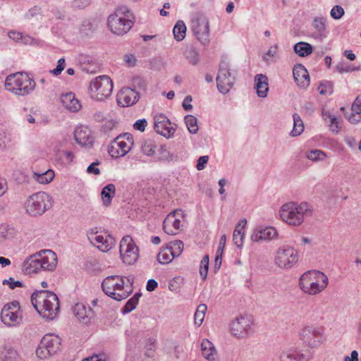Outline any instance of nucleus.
Here are the masks:
<instances>
[{"instance_id":"nucleus-23","label":"nucleus","mask_w":361,"mask_h":361,"mask_svg":"<svg viewBox=\"0 0 361 361\" xmlns=\"http://www.w3.org/2000/svg\"><path fill=\"white\" fill-rule=\"evenodd\" d=\"M327 284L328 278L323 274V276H318V279L311 282L307 288H305L302 291L310 295H315L323 290Z\"/></svg>"},{"instance_id":"nucleus-21","label":"nucleus","mask_w":361,"mask_h":361,"mask_svg":"<svg viewBox=\"0 0 361 361\" xmlns=\"http://www.w3.org/2000/svg\"><path fill=\"white\" fill-rule=\"evenodd\" d=\"M61 102L64 108L71 112H77L81 109L80 101L75 98L73 92L62 94Z\"/></svg>"},{"instance_id":"nucleus-16","label":"nucleus","mask_w":361,"mask_h":361,"mask_svg":"<svg viewBox=\"0 0 361 361\" xmlns=\"http://www.w3.org/2000/svg\"><path fill=\"white\" fill-rule=\"evenodd\" d=\"M40 252L39 262L42 269L53 271L57 265V257L55 252L49 250H42Z\"/></svg>"},{"instance_id":"nucleus-49","label":"nucleus","mask_w":361,"mask_h":361,"mask_svg":"<svg viewBox=\"0 0 361 361\" xmlns=\"http://www.w3.org/2000/svg\"><path fill=\"white\" fill-rule=\"evenodd\" d=\"M209 255H206L203 257L201 260L200 267V274L201 275L203 280H205L207 276L209 269Z\"/></svg>"},{"instance_id":"nucleus-38","label":"nucleus","mask_w":361,"mask_h":361,"mask_svg":"<svg viewBox=\"0 0 361 361\" xmlns=\"http://www.w3.org/2000/svg\"><path fill=\"white\" fill-rule=\"evenodd\" d=\"M293 128L290 135L292 137L300 135L304 130V124L300 116L298 114L293 115Z\"/></svg>"},{"instance_id":"nucleus-5","label":"nucleus","mask_w":361,"mask_h":361,"mask_svg":"<svg viewBox=\"0 0 361 361\" xmlns=\"http://www.w3.org/2000/svg\"><path fill=\"white\" fill-rule=\"evenodd\" d=\"M52 207V198L45 192H38L30 195L25 203L27 214L30 216H42Z\"/></svg>"},{"instance_id":"nucleus-11","label":"nucleus","mask_w":361,"mask_h":361,"mask_svg":"<svg viewBox=\"0 0 361 361\" xmlns=\"http://www.w3.org/2000/svg\"><path fill=\"white\" fill-rule=\"evenodd\" d=\"M138 247L130 235H126L121 239L120 242V254L125 264H134L138 259Z\"/></svg>"},{"instance_id":"nucleus-6","label":"nucleus","mask_w":361,"mask_h":361,"mask_svg":"<svg viewBox=\"0 0 361 361\" xmlns=\"http://www.w3.org/2000/svg\"><path fill=\"white\" fill-rule=\"evenodd\" d=\"M216 80L219 91L222 94H226L235 82L236 71L231 70L225 60H221Z\"/></svg>"},{"instance_id":"nucleus-14","label":"nucleus","mask_w":361,"mask_h":361,"mask_svg":"<svg viewBox=\"0 0 361 361\" xmlns=\"http://www.w3.org/2000/svg\"><path fill=\"white\" fill-rule=\"evenodd\" d=\"M251 329L250 320L247 317L240 316L231 324V331L237 337H244Z\"/></svg>"},{"instance_id":"nucleus-42","label":"nucleus","mask_w":361,"mask_h":361,"mask_svg":"<svg viewBox=\"0 0 361 361\" xmlns=\"http://www.w3.org/2000/svg\"><path fill=\"white\" fill-rule=\"evenodd\" d=\"M207 310V307L205 304H200L197 307L194 315V320L195 324L198 326L202 324Z\"/></svg>"},{"instance_id":"nucleus-20","label":"nucleus","mask_w":361,"mask_h":361,"mask_svg":"<svg viewBox=\"0 0 361 361\" xmlns=\"http://www.w3.org/2000/svg\"><path fill=\"white\" fill-rule=\"evenodd\" d=\"M40 252L30 256L23 264V271L25 274L37 273L42 270V264L39 262Z\"/></svg>"},{"instance_id":"nucleus-7","label":"nucleus","mask_w":361,"mask_h":361,"mask_svg":"<svg viewBox=\"0 0 361 361\" xmlns=\"http://www.w3.org/2000/svg\"><path fill=\"white\" fill-rule=\"evenodd\" d=\"M89 90L92 98L102 101L111 94L113 82L109 76L100 75L90 82Z\"/></svg>"},{"instance_id":"nucleus-24","label":"nucleus","mask_w":361,"mask_h":361,"mask_svg":"<svg viewBox=\"0 0 361 361\" xmlns=\"http://www.w3.org/2000/svg\"><path fill=\"white\" fill-rule=\"evenodd\" d=\"M277 235V231L274 227H267L264 229L254 232L251 235L252 241L272 240Z\"/></svg>"},{"instance_id":"nucleus-54","label":"nucleus","mask_w":361,"mask_h":361,"mask_svg":"<svg viewBox=\"0 0 361 361\" xmlns=\"http://www.w3.org/2000/svg\"><path fill=\"white\" fill-rule=\"evenodd\" d=\"M344 13V9L338 5L334 6L330 12L331 16L335 20L341 19Z\"/></svg>"},{"instance_id":"nucleus-41","label":"nucleus","mask_w":361,"mask_h":361,"mask_svg":"<svg viewBox=\"0 0 361 361\" xmlns=\"http://www.w3.org/2000/svg\"><path fill=\"white\" fill-rule=\"evenodd\" d=\"M1 361H18L17 352L12 348H4L0 353Z\"/></svg>"},{"instance_id":"nucleus-13","label":"nucleus","mask_w":361,"mask_h":361,"mask_svg":"<svg viewBox=\"0 0 361 361\" xmlns=\"http://www.w3.org/2000/svg\"><path fill=\"white\" fill-rule=\"evenodd\" d=\"M322 335L320 331L314 326H306L300 333V339L307 345L314 348L322 343Z\"/></svg>"},{"instance_id":"nucleus-55","label":"nucleus","mask_w":361,"mask_h":361,"mask_svg":"<svg viewBox=\"0 0 361 361\" xmlns=\"http://www.w3.org/2000/svg\"><path fill=\"white\" fill-rule=\"evenodd\" d=\"M336 70L339 73H349L355 71V68L352 67L350 65L344 63H339L336 66Z\"/></svg>"},{"instance_id":"nucleus-62","label":"nucleus","mask_w":361,"mask_h":361,"mask_svg":"<svg viewBox=\"0 0 361 361\" xmlns=\"http://www.w3.org/2000/svg\"><path fill=\"white\" fill-rule=\"evenodd\" d=\"M221 260H222V250L220 252V247L218 248L216 251V255L215 257V262L214 265V271H218L221 265Z\"/></svg>"},{"instance_id":"nucleus-17","label":"nucleus","mask_w":361,"mask_h":361,"mask_svg":"<svg viewBox=\"0 0 361 361\" xmlns=\"http://www.w3.org/2000/svg\"><path fill=\"white\" fill-rule=\"evenodd\" d=\"M132 146L133 145L123 140L117 141L116 137L109 148V153L112 157H123L130 150Z\"/></svg>"},{"instance_id":"nucleus-45","label":"nucleus","mask_w":361,"mask_h":361,"mask_svg":"<svg viewBox=\"0 0 361 361\" xmlns=\"http://www.w3.org/2000/svg\"><path fill=\"white\" fill-rule=\"evenodd\" d=\"M186 59L192 65H196L200 61L199 54L197 51L193 47L187 48L185 51Z\"/></svg>"},{"instance_id":"nucleus-12","label":"nucleus","mask_w":361,"mask_h":361,"mask_svg":"<svg viewBox=\"0 0 361 361\" xmlns=\"http://www.w3.org/2000/svg\"><path fill=\"white\" fill-rule=\"evenodd\" d=\"M154 130L166 138L172 137L176 128L172 126L170 120L163 114L155 116L154 118Z\"/></svg>"},{"instance_id":"nucleus-50","label":"nucleus","mask_w":361,"mask_h":361,"mask_svg":"<svg viewBox=\"0 0 361 361\" xmlns=\"http://www.w3.org/2000/svg\"><path fill=\"white\" fill-rule=\"evenodd\" d=\"M326 18L316 17L314 18L312 25L320 34H322L326 30Z\"/></svg>"},{"instance_id":"nucleus-57","label":"nucleus","mask_w":361,"mask_h":361,"mask_svg":"<svg viewBox=\"0 0 361 361\" xmlns=\"http://www.w3.org/2000/svg\"><path fill=\"white\" fill-rule=\"evenodd\" d=\"M100 164L99 161L92 163L87 168V173L89 174L99 175L101 173L100 169L97 167Z\"/></svg>"},{"instance_id":"nucleus-15","label":"nucleus","mask_w":361,"mask_h":361,"mask_svg":"<svg viewBox=\"0 0 361 361\" xmlns=\"http://www.w3.org/2000/svg\"><path fill=\"white\" fill-rule=\"evenodd\" d=\"M74 137L78 144L82 146L91 147L94 143V137L91 135L88 128L85 126L77 127L74 132Z\"/></svg>"},{"instance_id":"nucleus-34","label":"nucleus","mask_w":361,"mask_h":361,"mask_svg":"<svg viewBox=\"0 0 361 361\" xmlns=\"http://www.w3.org/2000/svg\"><path fill=\"white\" fill-rule=\"evenodd\" d=\"M176 215H182L181 210H176L173 213H171L164 219V223L166 226H173V229L178 233L180 228V220L176 218Z\"/></svg>"},{"instance_id":"nucleus-35","label":"nucleus","mask_w":361,"mask_h":361,"mask_svg":"<svg viewBox=\"0 0 361 361\" xmlns=\"http://www.w3.org/2000/svg\"><path fill=\"white\" fill-rule=\"evenodd\" d=\"M293 50L299 56L305 57L312 54V47L307 42H300L294 45Z\"/></svg>"},{"instance_id":"nucleus-63","label":"nucleus","mask_w":361,"mask_h":361,"mask_svg":"<svg viewBox=\"0 0 361 361\" xmlns=\"http://www.w3.org/2000/svg\"><path fill=\"white\" fill-rule=\"evenodd\" d=\"M326 85L329 86V93L331 94L333 92L332 85L330 82L325 81L322 82L318 87V90L320 94H325L328 92V90L326 88Z\"/></svg>"},{"instance_id":"nucleus-26","label":"nucleus","mask_w":361,"mask_h":361,"mask_svg":"<svg viewBox=\"0 0 361 361\" xmlns=\"http://www.w3.org/2000/svg\"><path fill=\"white\" fill-rule=\"evenodd\" d=\"M112 284L109 283V281H103L102 283V288L104 293L109 296L110 298L117 300L121 301L128 298V293L126 291H123L122 293L117 292L113 288Z\"/></svg>"},{"instance_id":"nucleus-33","label":"nucleus","mask_w":361,"mask_h":361,"mask_svg":"<svg viewBox=\"0 0 361 361\" xmlns=\"http://www.w3.org/2000/svg\"><path fill=\"white\" fill-rule=\"evenodd\" d=\"M74 312L75 316L79 319H85L87 318L91 317L93 314L92 310L90 307H87L83 303H77L74 307Z\"/></svg>"},{"instance_id":"nucleus-4","label":"nucleus","mask_w":361,"mask_h":361,"mask_svg":"<svg viewBox=\"0 0 361 361\" xmlns=\"http://www.w3.org/2000/svg\"><path fill=\"white\" fill-rule=\"evenodd\" d=\"M129 17V10L126 6L118 8L108 17V27L114 35L123 36L129 32L134 24Z\"/></svg>"},{"instance_id":"nucleus-28","label":"nucleus","mask_w":361,"mask_h":361,"mask_svg":"<svg viewBox=\"0 0 361 361\" xmlns=\"http://www.w3.org/2000/svg\"><path fill=\"white\" fill-rule=\"evenodd\" d=\"M318 276H323V273L319 271L312 270L304 273L300 279L299 286L300 288L303 290L305 288H307L308 285L318 279Z\"/></svg>"},{"instance_id":"nucleus-36","label":"nucleus","mask_w":361,"mask_h":361,"mask_svg":"<svg viewBox=\"0 0 361 361\" xmlns=\"http://www.w3.org/2000/svg\"><path fill=\"white\" fill-rule=\"evenodd\" d=\"M8 35L10 39L16 42L21 41L25 44H32L36 43V40L34 38L28 35H24L22 32L10 31Z\"/></svg>"},{"instance_id":"nucleus-9","label":"nucleus","mask_w":361,"mask_h":361,"mask_svg":"<svg viewBox=\"0 0 361 361\" xmlns=\"http://www.w3.org/2000/svg\"><path fill=\"white\" fill-rule=\"evenodd\" d=\"M20 303L14 300L4 306L1 312V319L8 326H13L20 324L22 321Z\"/></svg>"},{"instance_id":"nucleus-48","label":"nucleus","mask_w":361,"mask_h":361,"mask_svg":"<svg viewBox=\"0 0 361 361\" xmlns=\"http://www.w3.org/2000/svg\"><path fill=\"white\" fill-rule=\"evenodd\" d=\"M171 245L169 247L172 256L178 257L183 250V243L181 240H175L171 243Z\"/></svg>"},{"instance_id":"nucleus-19","label":"nucleus","mask_w":361,"mask_h":361,"mask_svg":"<svg viewBox=\"0 0 361 361\" xmlns=\"http://www.w3.org/2000/svg\"><path fill=\"white\" fill-rule=\"evenodd\" d=\"M61 344V339L54 334H47L41 340V348H45L53 355L59 350Z\"/></svg>"},{"instance_id":"nucleus-10","label":"nucleus","mask_w":361,"mask_h":361,"mask_svg":"<svg viewBox=\"0 0 361 361\" xmlns=\"http://www.w3.org/2000/svg\"><path fill=\"white\" fill-rule=\"evenodd\" d=\"M298 261L296 250L289 245L280 247L275 256V263L280 268L289 269Z\"/></svg>"},{"instance_id":"nucleus-59","label":"nucleus","mask_w":361,"mask_h":361,"mask_svg":"<svg viewBox=\"0 0 361 361\" xmlns=\"http://www.w3.org/2000/svg\"><path fill=\"white\" fill-rule=\"evenodd\" d=\"M36 355L38 357L41 359H45L53 354L51 353V352L47 350L45 348H42L40 342L38 348L36 350Z\"/></svg>"},{"instance_id":"nucleus-60","label":"nucleus","mask_w":361,"mask_h":361,"mask_svg":"<svg viewBox=\"0 0 361 361\" xmlns=\"http://www.w3.org/2000/svg\"><path fill=\"white\" fill-rule=\"evenodd\" d=\"M116 123L113 120L107 121L102 127V131L107 134L111 132L116 126Z\"/></svg>"},{"instance_id":"nucleus-25","label":"nucleus","mask_w":361,"mask_h":361,"mask_svg":"<svg viewBox=\"0 0 361 361\" xmlns=\"http://www.w3.org/2000/svg\"><path fill=\"white\" fill-rule=\"evenodd\" d=\"M255 88L259 97L265 98L269 91L268 78L265 75L257 74L255 77Z\"/></svg>"},{"instance_id":"nucleus-22","label":"nucleus","mask_w":361,"mask_h":361,"mask_svg":"<svg viewBox=\"0 0 361 361\" xmlns=\"http://www.w3.org/2000/svg\"><path fill=\"white\" fill-rule=\"evenodd\" d=\"M310 358L309 354L302 353L293 348L283 351L280 355V361H309Z\"/></svg>"},{"instance_id":"nucleus-2","label":"nucleus","mask_w":361,"mask_h":361,"mask_svg":"<svg viewBox=\"0 0 361 361\" xmlns=\"http://www.w3.org/2000/svg\"><path fill=\"white\" fill-rule=\"evenodd\" d=\"M313 210V207L306 202H302L299 204L291 202L281 207L279 216L283 221L289 225L299 226L305 218L312 215Z\"/></svg>"},{"instance_id":"nucleus-61","label":"nucleus","mask_w":361,"mask_h":361,"mask_svg":"<svg viewBox=\"0 0 361 361\" xmlns=\"http://www.w3.org/2000/svg\"><path fill=\"white\" fill-rule=\"evenodd\" d=\"M278 51V46L277 45H274V47H271L264 54V56H263V59L264 60L267 62V63H269V59L268 58L269 57H274L276 53Z\"/></svg>"},{"instance_id":"nucleus-51","label":"nucleus","mask_w":361,"mask_h":361,"mask_svg":"<svg viewBox=\"0 0 361 361\" xmlns=\"http://www.w3.org/2000/svg\"><path fill=\"white\" fill-rule=\"evenodd\" d=\"M155 343L156 340L154 338H149L147 340V343L145 344V348L146 350L145 355L149 357H152L154 355V350H155Z\"/></svg>"},{"instance_id":"nucleus-53","label":"nucleus","mask_w":361,"mask_h":361,"mask_svg":"<svg viewBox=\"0 0 361 361\" xmlns=\"http://www.w3.org/2000/svg\"><path fill=\"white\" fill-rule=\"evenodd\" d=\"M114 243V239L111 236L109 238H104L102 245H97V247L102 252H108L111 249Z\"/></svg>"},{"instance_id":"nucleus-40","label":"nucleus","mask_w":361,"mask_h":361,"mask_svg":"<svg viewBox=\"0 0 361 361\" xmlns=\"http://www.w3.org/2000/svg\"><path fill=\"white\" fill-rule=\"evenodd\" d=\"M141 296V293H136L131 298H130L124 307L122 308L123 314H127L135 309L138 304L139 298Z\"/></svg>"},{"instance_id":"nucleus-39","label":"nucleus","mask_w":361,"mask_h":361,"mask_svg":"<svg viewBox=\"0 0 361 361\" xmlns=\"http://www.w3.org/2000/svg\"><path fill=\"white\" fill-rule=\"evenodd\" d=\"M104 281H109V283L112 284L113 288H114L116 291L119 293H122L123 291L124 288V281L123 277H119L118 276H109L106 277Z\"/></svg>"},{"instance_id":"nucleus-56","label":"nucleus","mask_w":361,"mask_h":361,"mask_svg":"<svg viewBox=\"0 0 361 361\" xmlns=\"http://www.w3.org/2000/svg\"><path fill=\"white\" fill-rule=\"evenodd\" d=\"M4 285H8L11 289H14L16 287H23V283L20 281H15L13 278L10 277L8 279H4L3 281Z\"/></svg>"},{"instance_id":"nucleus-1","label":"nucleus","mask_w":361,"mask_h":361,"mask_svg":"<svg viewBox=\"0 0 361 361\" xmlns=\"http://www.w3.org/2000/svg\"><path fill=\"white\" fill-rule=\"evenodd\" d=\"M31 302L36 311L48 320L54 319L60 308L58 296L49 290H36L31 295Z\"/></svg>"},{"instance_id":"nucleus-30","label":"nucleus","mask_w":361,"mask_h":361,"mask_svg":"<svg viewBox=\"0 0 361 361\" xmlns=\"http://www.w3.org/2000/svg\"><path fill=\"white\" fill-rule=\"evenodd\" d=\"M121 95L125 105L132 106L135 104L140 99L139 92L130 87H126L122 90Z\"/></svg>"},{"instance_id":"nucleus-44","label":"nucleus","mask_w":361,"mask_h":361,"mask_svg":"<svg viewBox=\"0 0 361 361\" xmlns=\"http://www.w3.org/2000/svg\"><path fill=\"white\" fill-rule=\"evenodd\" d=\"M185 123L187 126L188 131L192 134H196L198 131L197 118L192 115H187L185 116Z\"/></svg>"},{"instance_id":"nucleus-8","label":"nucleus","mask_w":361,"mask_h":361,"mask_svg":"<svg viewBox=\"0 0 361 361\" xmlns=\"http://www.w3.org/2000/svg\"><path fill=\"white\" fill-rule=\"evenodd\" d=\"M191 29L198 41L204 46L209 44V24L208 18L200 13L192 16Z\"/></svg>"},{"instance_id":"nucleus-29","label":"nucleus","mask_w":361,"mask_h":361,"mask_svg":"<svg viewBox=\"0 0 361 361\" xmlns=\"http://www.w3.org/2000/svg\"><path fill=\"white\" fill-rule=\"evenodd\" d=\"M351 111L348 115L345 114L346 118L351 123H357L360 121V117L356 118V114H361V94H359L352 104Z\"/></svg>"},{"instance_id":"nucleus-27","label":"nucleus","mask_w":361,"mask_h":361,"mask_svg":"<svg viewBox=\"0 0 361 361\" xmlns=\"http://www.w3.org/2000/svg\"><path fill=\"white\" fill-rule=\"evenodd\" d=\"M202 353L203 357L208 361H216V350L212 342L204 339L201 343Z\"/></svg>"},{"instance_id":"nucleus-64","label":"nucleus","mask_w":361,"mask_h":361,"mask_svg":"<svg viewBox=\"0 0 361 361\" xmlns=\"http://www.w3.org/2000/svg\"><path fill=\"white\" fill-rule=\"evenodd\" d=\"M209 157L208 156H201L199 157L197 160V164L196 165V168L198 171H201L204 169L206 164L208 162Z\"/></svg>"},{"instance_id":"nucleus-43","label":"nucleus","mask_w":361,"mask_h":361,"mask_svg":"<svg viewBox=\"0 0 361 361\" xmlns=\"http://www.w3.org/2000/svg\"><path fill=\"white\" fill-rule=\"evenodd\" d=\"M175 257L172 256L169 247L162 249L157 255V261L162 264H167L171 262Z\"/></svg>"},{"instance_id":"nucleus-31","label":"nucleus","mask_w":361,"mask_h":361,"mask_svg":"<svg viewBox=\"0 0 361 361\" xmlns=\"http://www.w3.org/2000/svg\"><path fill=\"white\" fill-rule=\"evenodd\" d=\"M247 224V221L245 219H242L240 222L236 225L235 230L233 231V240L234 243L237 247H241L243 245V240L244 238V228Z\"/></svg>"},{"instance_id":"nucleus-46","label":"nucleus","mask_w":361,"mask_h":361,"mask_svg":"<svg viewBox=\"0 0 361 361\" xmlns=\"http://www.w3.org/2000/svg\"><path fill=\"white\" fill-rule=\"evenodd\" d=\"M155 142L152 140H145L141 147V150L143 154H145L147 156H151L154 154L155 152Z\"/></svg>"},{"instance_id":"nucleus-52","label":"nucleus","mask_w":361,"mask_h":361,"mask_svg":"<svg viewBox=\"0 0 361 361\" xmlns=\"http://www.w3.org/2000/svg\"><path fill=\"white\" fill-rule=\"evenodd\" d=\"M325 157V153L319 149L312 150L307 154V159L314 161L322 160Z\"/></svg>"},{"instance_id":"nucleus-18","label":"nucleus","mask_w":361,"mask_h":361,"mask_svg":"<svg viewBox=\"0 0 361 361\" xmlns=\"http://www.w3.org/2000/svg\"><path fill=\"white\" fill-rule=\"evenodd\" d=\"M293 78L297 85L306 88L310 85V76L307 69L302 64H297L293 69Z\"/></svg>"},{"instance_id":"nucleus-47","label":"nucleus","mask_w":361,"mask_h":361,"mask_svg":"<svg viewBox=\"0 0 361 361\" xmlns=\"http://www.w3.org/2000/svg\"><path fill=\"white\" fill-rule=\"evenodd\" d=\"M35 175L36 176L37 181L41 184L50 183L54 177V171L51 170H48L41 174L35 173Z\"/></svg>"},{"instance_id":"nucleus-32","label":"nucleus","mask_w":361,"mask_h":361,"mask_svg":"<svg viewBox=\"0 0 361 361\" xmlns=\"http://www.w3.org/2000/svg\"><path fill=\"white\" fill-rule=\"evenodd\" d=\"M116 194L115 185L112 183L108 184L104 186L101 192V197L103 202V204L105 207H108L111 203L113 197Z\"/></svg>"},{"instance_id":"nucleus-3","label":"nucleus","mask_w":361,"mask_h":361,"mask_svg":"<svg viewBox=\"0 0 361 361\" xmlns=\"http://www.w3.org/2000/svg\"><path fill=\"white\" fill-rule=\"evenodd\" d=\"M35 80L27 73L18 72L8 75L5 80V88L18 95L25 96L32 92L35 87Z\"/></svg>"},{"instance_id":"nucleus-37","label":"nucleus","mask_w":361,"mask_h":361,"mask_svg":"<svg viewBox=\"0 0 361 361\" xmlns=\"http://www.w3.org/2000/svg\"><path fill=\"white\" fill-rule=\"evenodd\" d=\"M186 30L185 23L181 20H178L173 30L174 38L178 42L182 41L185 37Z\"/></svg>"},{"instance_id":"nucleus-58","label":"nucleus","mask_w":361,"mask_h":361,"mask_svg":"<svg viewBox=\"0 0 361 361\" xmlns=\"http://www.w3.org/2000/svg\"><path fill=\"white\" fill-rule=\"evenodd\" d=\"M147 125V120L145 118H142L135 121V123L133 124V128L135 130L144 132Z\"/></svg>"}]
</instances>
